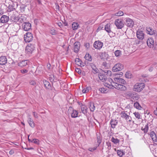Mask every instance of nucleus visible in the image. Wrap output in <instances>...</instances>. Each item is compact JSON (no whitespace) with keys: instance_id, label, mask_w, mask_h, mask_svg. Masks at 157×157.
I'll use <instances>...</instances> for the list:
<instances>
[{"instance_id":"49530a36","label":"nucleus","mask_w":157,"mask_h":157,"mask_svg":"<svg viewBox=\"0 0 157 157\" xmlns=\"http://www.w3.org/2000/svg\"><path fill=\"white\" fill-rule=\"evenodd\" d=\"M125 77L128 78H131L132 77V75L130 72H127L125 75Z\"/></svg>"},{"instance_id":"f03ea898","label":"nucleus","mask_w":157,"mask_h":157,"mask_svg":"<svg viewBox=\"0 0 157 157\" xmlns=\"http://www.w3.org/2000/svg\"><path fill=\"white\" fill-rule=\"evenodd\" d=\"M114 24L117 29H121L124 26V24L122 21L119 19H117L115 20Z\"/></svg>"},{"instance_id":"680f3d73","label":"nucleus","mask_w":157,"mask_h":157,"mask_svg":"<svg viewBox=\"0 0 157 157\" xmlns=\"http://www.w3.org/2000/svg\"><path fill=\"white\" fill-rule=\"evenodd\" d=\"M49 79L51 82H53L54 79V77L53 75H52L51 77H49Z\"/></svg>"},{"instance_id":"473e14b6","label":"nucleus","mask_w":157,"mask_h":157,"mask_svg":"<svg viewBox=\"0 0 157 157\" xmlns=\"http://www.w3.org/2000/svg\"><path fill=\"white\" fill-rule=\"evenodd\" d=\"M78 112L75 110L73 109L71 113V116L72 118H76L78 117Z\"/></svg>"},{"instance_id":"7ed1b4c3","label":"nucleus","mask_w":157,"mask_h":157,"mask_svg":"<svg viewBox=\"0 0 157 157\" xmlns=\"http://www.w3.org/2000/svg\"><path fill=\"white\" fill-rule=\"evenodd\" d=\"M35 48V46L34 44H29L26 47V52L28 54H31Z\"/></svg>"},{"instance_id":"9b49d317","label":"nucleus","mask_w":157,"mask_h":157,"mask_svg":"<svg viewBox=\"0 0 157 157\" xmlns=\"http://www.w3.org/2000/svg\"><path fill=\"white\" fill-rule=\"evenodd\" d=\"M120 114L122 118L125 119L126 120H129V121H131V120L129 119L130 118L131 119V117L129 115L126 113L125 111H122Z\"/></svg>"},{"instance_id":"39448f33","label":"nucleus","mask_w":157,"mask_h":157,"mask_svg":"<svg viewBox=\"0 0 157 157\" xmlns=\"http://www.w3.org/2000/svg\"><path fill=\"white\" fill-rule=\"evenodd\" d=\"M33 38L32 33L27 32L24 35V40L26 42H29L33 40Z\"/></svg>"},{"instance_id":"2f4dec72","label":"nucleus","mask_w":157,"mask_h":157,"mask_svg":"<svg viewBox=\"0 0 157 157\" xmlns=\"http://www.w3.org/2000/svg\"><path fill=\"white\" fill-rule=\"evenodd\" d=\"M26 20V18L23 15H21L20 17H19L18 22L21 23H24Z\"/></svg>"},{"instance_id":"423d86ee","label":"nucleus","mask_w":157,"mask_h":157,"mask_svg":"<svg viewBox=\"0 0 157 157\" xmlns=\"http://www.w3.org/2000/svg\"><path fill=\"white\" fill-rule=\"evenodd\" d=\"M125 24L128 27L132 28L134 25V22L129 17L125 18Z\"/></svg>"},{"instance_id":"0e129e2a","label":"nucleus","mask_w":157,"mask_h":157,"mask_svg":"<svg viewBox=\"0 0 157 157\" xmlns=\"http://www.w3.org/2000/svg\"><path fill=\"white\" fill-rule=\"evenodd\" d=\"M14 153V151L13 150H10L9 152V153L10 155H13Z\"/></svg>"},{"instance_id":"a18cd8bd","label":"nucleus","mask_w":157,"mask_h":157,"mask_svg":"<svg viewBox=\"0 0 157 157\" xmlns=\"http://www.w3.org/2000/svg\"><path fill=\"white\" fill-rule=\"evenodd\" d=\"M115 56L117 57H119L121 55V52L120 50H117L115 52Z\"/></svg>"},{"instance_id":"c85d7f7f","label":"nucleus","mask_w":157,"mask_h":157,"mask_svg":"<svg viewBox=\"0 0 157 157\" xmlns=\"http://www.w3.org/2000/svg\"><path fill=\"white\" fill-rule=\"evenodd\" d=\"M27 121L30 127L32 128L35 127V124L33 120L31 118H29Z\"/></svg>"},{"instance_id":"c03bdc74","label":"nucleus","mask_w":157,"mask_h":157,"mask_svg":"<svg viewBox=\"0 0 157 157\" xmlns=\"http://www.w3.org/2000/svg\"><path fill=\"white\" fill-rule=\"evenodd\" d=\"M111 141L113 143L115 144H118L120 141V140L117 138H115L114 137H112L111 139Z\"/></svg>"},{"instance_id":"a878e982","label":"nucleus","mask_w":157,"mask_h":157,"mask_svg":"<svg viewBox=\"0 0 157 157\" xmlns=\"http://www.w3.org/2000/svg\"><path fill=\"white\" fill-rule=\"evenodd\" d=\"M139 98V95L135 92L134 96H132L130 99L132 101H135L138 100Z\"/></svg>"},{"instance_id":"de8ad7c7","label":"nucleus","mask_w":157,"mask_h":157,"mask_svg":"<svg viewBox=\"0 0 157 157\" xmlns=\"http://www.w3.org/2000/svg\"><path fill=\"white\" fill-rule=\"evenodd\" d=\"M133 114L138 119L141 118V116L139 113L135 112L133 113Z\"/></svg>"},{"instance_id":"aec40b11","label":"nucleus","mask_w":157,"mask_h":157,"mask_svg":"<svg viewBox=\"0 0 157 157\" xmlns=\"http://www.w3.org/2000/svg\"><path fill=\"white\" fill-rule=\"evenodd\" d=\"M81 109L82 113L85 115L87 114L88 108L85 105H83L81 103Z\"/></svg>"},{"instance_id":"f704fd0d","label":"nucleus","mask_w":157,"mask_h":157,"mask_svg":"<svg viewBox=\"0 0 157 157\" xmlns=\"http://www.w3.org/2000/svg\"><path fill=\"white\" fill-rule=\"evenodd\" d=\"M90 105L89 108L91 112H93L95 109V106L94 105V103L92 102H90L89 103Z\"/></svg>"},{"instance_id":"bf43d9fd","label":"nucleus","mask_w":157,"mask_h":157,"mask_svg":"<svg viewBox=\"0 0 157 157\" xmlns=\"http://www.w3.org/2000/svg\"><path fill=\"white\" fill-rule=\"evenodd\" d=\"M33 116L35 118H37L38 117V114L37 113H36L35 112H33Z\"/></svg>"},{"instance_id":"2eb2a0df","label":"nucleus","mask_w":157,"mask_h":157,"mask_svg":"<svg viewBox=\"0 0 157 157\" xmlns=\"http://www.w3.org/2000/svg\"><path fill=\"white\" fill-rule=\"evenodd\" d=\"M7 59L6 56H2L0 57V64L2 65H4L7 62Z\"/></svg>"},{"instance_id":"ea45409f","label":"nucleus","mask_w":157,"mask_h":157,"mask_svg":"<svg viewBox=\"0 0 157 157\" xmlns=\"http://www.w3.org/2000/svg\"><path fill=\"white\" fill-rule=\"evenodd\" d=\"M99 90L101 92V93L104 94L107 93L108 91V89L107 88L104 87L100 88Z\"/></svg>"},{"instance_id":"69168bd1","label":"nucleus","mask_w":157,"mask_h":157,"mask_svg":"<svg viewBox=\"0 0 157 157\" xmlns=\"http://www.w3.org/2000/svg\"><path fill=\"white\" fill-rule=\"evenodd\" d=\"M153 67H152V66H151L149 67V69H148V70H149V71L151 72V71H153Z\"/></svg>"},{"instance_id":"412c9836","label":"nucleus","mask_w":157,"mask_h":157,"mask_svg":"<svg viewBox=\"0 0 157 157\" xmlns=\"http://www.w3.org/2000/svg\"><path fill=\"white\" fill-rule=\"evenodd\" d=\"M99 56L101 59L104 60L107 58L108 55L106 52H104L100 53Z\"/></svg>"},{"instance_id":"f8f14e48","label":"nucleus","mask_w":157,"mask_h":157,"mask_svg":"<svg viewBox=\"0 0 157 157\" xmlns=\"http://www.w3.org/2000/svg\"><path fill=\"white\" fill-rule=\"evenodd\" d=\"M18 16L12 14L10 17V21L13 23H17L18 22Z\"/></svg>"},{"instance_id":"58836bf2","label":"nucleus","mask_w":157,"mask_h":157,"mask_svg":"<svg viewBox=\"0 0 157 157\" xmlns=\"http://www.w3.org/2000/svg\"><path fill=\"white\" fill-rule=\"evenodd\" d=\"M84 57L86 59L89 61H91L92 59L91 56L88 53L86 54Z\"/></svg>"},{"instance_id":"603ef678","label":"nucleus","mask_w":157,"mask_h":157,"mask_svg":"<svg viewBox=\"0 0 157 157\" xmlns=\"http://www.w3.org/2000/svg\"><path fill=\"white\" fill-rule=\"evenodd\" d=\"M97 147V146L96 145V146L95 147H94L93 148H92V147L89 148L88 149V150L90 151L93 152L94 151L96 150L97 149V147Z\"/></svg>"},{"instance_id":"20e7f679","label":"nucleus","mask_w":157,"mask_h":157,"mask_svg":"<svg viewBox=\"0 0 157 157\" xmlns=\"http://www.w3.org/2000/svg\"><path fill=\"white\" fill-rule=\"evenodd\" d=\"M124 68V65L120 63L116 64L112 68V71L113 72H115L121 71Z\"/></svg>"},{"instance_id":"0eeeda50","label":"nucleus","mask_w":157,"mask_h":157,"mask_svg":"<svg viewBox=\"0 0 157 157\" xmlns=\"http://www.w3.org/2000/svg\"><path fill=\"white\" fill-rule=\"evenodd\" d=\"M23 29L26 31L29 30L31 28V25L29 22H25L22 24Z\"/></svg>"},{"instance_id":"cd10ccee","label":"nucleus","mask_w":157,"mask_h":157,"mask_svg":"<svg viewBox=\"0 0 157 157\" xmlns=\"http://www.w3.org/2000/svg\"><path fill=\"white\" fill-rule=\"evenodd\" d=\"M75 62L78 65L81 67L84 66L83 64L82 63V60L79 58L75 59Z\"/></svg>"},{"instance_id":"f3484780","label":"nucleus","mask_w":157,"mask_h":157,"mask_svg":"<svg viewBox=\"0 0 157 157\" xmlns=\"http://www.w3.org/2000/svg\"><path fill=\"white\" fill-rule=\"evenodd\" d=\"M43 82L45 88L49 90H52V87L51 84L48 81L46 80H44Z\"/></svg>"},{"instance_id":"09e8293b","label":"nucleus","mask_w":157,"mask_h":157,"mask_svg":"<svg viewBox=\"0 0 157 157\" xmlns=\"http://www.w3.org/2000/svg\"><path fill=\"white\" fill-rule=\"evenodd\" d=\"M114 81L113 82V84L115 85L116 83H119V82L120 80V78H114Z\"/></svg>"},{"instance_id":"e2e57ef3","label":"nucleus","mask_w":157,"mask_h":157,"mask_svg":"<svg viewBox=\"0 0 157 157\" xmlns=\"http://www.w3.org/2000/svg\"><path fill=\"white\" fill-rule=\"evenodd\" d=\"M51 65L50 63H48L47 64V67L49 69H50L51 68Z\"/></svg>"},{"instance_id":"3c124183","label":"nucleus","mask_w":157,"mask_h":157,"mask_svg":"<svg viewBox=\"0 0 157 157\" xmlns=\"http://www.w3.org/2000/svg\"><path fill=\"white\" fill-rule=\"evenodd\" d=\"M148 129V124H147L145 125V128L143 129V130L144 131V133H147Z\"/></svg>"},{"instance_id":"13d9d810","label":"nucleus","mask_w":157,"mask_h":157,"mask_svg":"<svg viewBox=\"0 0 157 157\" xmlns=\"http://www.w3.org/2000/svg\"><path fill=\"white\" fill-rule=\"evenodd\" d=\"M29 83L31 85H33V86H35L36 84L35 81L34 80H31L30 82Z\"/></svg>"},{"instance_id":"4d7b16f0","label":"nucleus","mask_w":157,"mask_h":157,"mask_svg":"<svg viewBox=\"0 0 157 157\" xmlns=\"http://www.w3.org/2000/svg\"><path fill=\"white\" fill-rule=\"evenodd\" d=\"M21 72L23 74H25L28 72V70L26 69H23L21 70Z\"/></svg>"},{"instance_id":"4be33fe9","label":"nucleus","mask_w":157,"mask_h":157,"mask_svg":"<svg viewBox=\"0 0 157 157\" xmlns=\"http://www.w3.org/2000/svg\"><path fill=\"white\" fill-rule=\"evenodd\" d=\"M150 135L153 141L157 142V136L154 132L153 131L151 132L150 133Z\"/></svg>"},{"instance_id":"4468645a","label":"nucleus","mask_w":157,"mask_h":157,"mask_svg":"<svg viewBox=\"0 0 157 157\" xmlns=\"http://www.w3.org/2000/svg\"><path fill=\"white\" fill-rule=\"evenodd\" d=\"M118 122V121L116 119H112L110 122V124L111 125V127L113 128H115L116 126L117 125Z\"/></svg>"},{"instance_id":"7c9ffc66","label":"nucleus","mask_w":157,"mask_h":157,"mask_svg":"<svg viewBox=\"0 0 157 157\" xmlns=\"http://www.w3.org/2000/svg\"><path fill=\"white\" fill-rule=\"evenodd\" d=\"M104 86L110 89H113L114 88V85H113L111 83H109L108 82H106L104 83Z\"/></svg>"},{"instance_id":"5fc2aeb1","label":"nucleus","mask_w":157,"mask_h":157,"mask_svg":"<svg viewBox=\"0 0 157 157\" xmlns=\"http://www.w3.org/2000/svg\"><path fill=\"white\" fill-rule=\"evenodd\" d=\"M75 71L77 72L79 75H81L82 73V71L79 68H76Z\"/></svg>"},{"instance_id":"393cba45","label":"nucleus","mask_w":157,"mask_h":157,"mask_svg":"<svg viewBox=\"0 0 157 157\" xmlns=\"http://www.w3.org/2000/svg\"><path fill=\"white\" fill-rule=\"evenodd\" d=\"M135 93V92H133L128 91L125 93L124 94L127 97H128L130 99L132 97V96H134Z\"/></svg>"},{"instance_id":"b1692460","label":"nucleus","mask_w":157,"mask_h":157,"mask_svg":"<svg viewBox=\"0 0 157 157\" xmlns=\"http://www.w3.org/2000/svg\"><path fill=\"white\" fill-rule=\"evenodd\" d=\"M146 30L147 33L150 35H152L155 33L154 30L150 27H146Z\"/></svg>"},{"instance_id":"9d476101","label":"nucleus","mask_w":157,"mask_h":157,"mask_svg":"<svg viewBox=\"0 0 157 157\" xmlns=\"http://www.w3.org/2000/svg\"><path fill=\"white\" fill-rule=\"evenodd\" d=\"M136 36L138 39L142 40L144 37V34L143 31L138 29L136 32Z\"/></svg>"},{"instance_id":"4c0bfd02","label":"nucleus","mask_w":157,"mask_h":157,"mask_svg":"<svg viewBox=\"0 0 157 157\" xmlns=\"http://www.w3.org/2000/svg\"><path fill=\"white\" fill-rule=\"evenodd\" d=\"M8 11L9 12H11L15 10L14 4H13L12 5H9L8 7Z\"/></svg>"},{"instance_id":"1a4fd4ad","label":"nucleus","mask_w":157,"mask_h":157,"mask_svg":"<svg viewBox=\"0 0 157 157\" xmlns=\"http://www.w3.org/2000/svg\"><path fill=\"white\" fill-rule=\"evenodd\" d=\"M114 88L121 91H125L127 89L125 86L120 83H116L114 85Z\"/></svg>"},{"instance_id":"37998d69","label":"nucleus","mask_w":157,"mask_h":157,"mask_svg":"<svg viewBox=\"0 0 157 157\" xmlns=\"http://www.w3.org/2000/svg\"><path fill=\"white\" fill-rule=\"evenodd\" d=\"M134 106L139 109H140L142 108L140 104L137 101L134 103Z\"/></svg>"},{"instance_id":"ddd939ff","label":"nucleus","mask_w":157,"mask_h":157,"mask_svg":"<svg viewBox=\"0 0 157 157\" xmlns=\"http://www.w3.org/2000/svg\"><path fill=\"white\" fill-rule=\"evenodd\" d=\"M80 44L79 42H76L74 44V52L78 53L79 51Z\"/></svg>"},{"instance_id":"72a5a7b5","label":"nucleus","mask_w":157,"mask_h":157,"mask_svg":"<svg viewBox=\"0 0 157 157\" xmlns=\"http://www.w3.org/2000/svg\"><path fill=\"white\" fill-rule=\"evenodd\" d=\"M29 142L33 143L37 145H39L40 144V141L39 140L37 139H33L32 140L31 139H29Z\"/></svg>"},{"instance_id":"6e6d98bb","label":"nucleus","mask_w":157,"mask_h":157,"mask_svg":"<svg viewBox=\"0 0 157 157\" xmlns=\"http://www.w3.org/2000/svg\"><path fill=\"white\" fill-rule=\"evenodd\" d=\"M106 81L107 82H108L109 83H111L114 85V84H113V80L111 78H109Z\"/></svg>"},{"instance_id":"79ce46f5","label":"nucleus","mask_w":157,"mask_h":157,"mask_svg":"<svg viewBox=\"0 0 157 157\" xmlns=\"http://www.w3.org/2000/svg\"><path fill=\"white\" fill-rule=\"evenodd\" d=\"M91 89V88L90 86H87L86 88H83L82 90V92L83 93H87Z\"/></svg>"},{"instance_id":"864d4df0","label":"nucleus","mask_w":157,"mask_h":157,"mask_svg":"<svg viewBox=\"0 0 157 157\" xmlns=\"http://www.w3.org/2000/svg\"><path fill=\"white\" fill-rule=\"evenodd\" d=\"M119 83L122 84L123 85H124L126 84V82L122 78H120V80L119 82Z\"/></svg>"},{"instance_id":"f257e3e1","label":"nucleus","mask_w":157,"mask_h":157,"mask_svg":"<svg viewBox=\"0 0 157 157\" xmlns=\"http://www.w3.org/2000/svg\"><path fill=\"white\" fill-rule=\"evenodd\" d=\"M145 85L144 83L142 82L137 83L134 86L133 90L137 92L141 91L144 88Z\"/></svg>"},{"instance_id":"a211bd4d","label":"nucleus","mask_w":157,"mask_h":157,"mask_svg":"<svg viewBox=\"0 0 157 157\" xmlns=\"http://www.w3.org/2000/svg\"><path fill=\"white\" fill-rule=\"evenodd\" d=\"M90 66L92 69V72L94 74H96L98 73L99 70L97 68L95 65L94 63H91L90 64Z\"/></svg>"},{"instance_id":"6e6552de","label":"nucleus","mask_w":157,"mask_h":157,"mask_svg":"<svg viewBox=\"0 0 157 157\" xmlns=\"http://www.w3.org/2000/svg\"><path fill=\"white\" fill-rule=\"evenodd\" d=\"M103 46V43L99 40L95 41L94 43V47L96 49H100Z\"/></svg>"},{"instance_id":"8fccbe9b","label":"nucleus","mask_w":157,"mask_h":157,"mask_svg":"<svg viewBox=\"0 0 157 157\" xmlns=\"http://www.w3.org/2000/svg\"><path fill=\"white\" fill-rule=\"evenodd\" d=\"M50 33L52 35H55L56 34V30L53 29H52L50 31Z\"/></svg>"},{"instance_id":"6ab92c4d","label":"nucleus","mask_w":157,"mask_h":157,"mask_svg":"<svg viewBox=\"0 0 157 157\" xmlns=\"http://www.w3.org/2000/svg\"><path fill=\"white\" fill-rule=\"evenodd\" d=\"M28 61L27 60H23L19 62L18 63V65L20 67H23L26 66L28 64Z\"/></svg>"},{"instance_id":"e433bc0d","label":"nucleus","mask_w":157,"mask_h":157,"mask_svg":"<svg viewBox=\"0 0 157 157\" xmlns=\"http://www.w3.org/2000/svg\"><path fill=\"white\" fill-rule=\"evenodd\" d=\"M117 155L120 157H121L125 154V152L123 150H117Z\"/></svg>"},{"instance_id":"5701e85b","label":"nucleus","mask_w":157,"mask_h":157,"mask_svg":"<svg viewBox=\"0 0 157 157\" xmlns=\"http://www.w3.org/2000/svg\"><path fill=\"white\" fill-rule=\"evenodd\" d=\"M147 44L148 46L151 48L153 46L154 40L152 38H150L147 40Z\"/></svg>"},{"instance_id":"a19ab883","label":"nucleus","mask_w":157,"mask_h":157,"mask_svg":"<svg viewBox=\"0 0 157 157\" xmlns=\"http://www.w3.org/2000/svg\"><path fill=\"white\" fill-rule=\"evenodd\" d=\"M79 26L78 24L77 23L74 22L72 25V28L74 30H76Z\"/></svg>"},{"instance_id":"dca6fc26","label":"nucleus","mask_w":157,"mask_h":157,"mask_svg":"<svg viewBox=\"0 0 157 157\" xmlns=\"http://www.w3.org/2000/svg\"><path fill=\"white\" fill-rule=\"evenodd\" d=\"M9 18L8 16L3 15H2L0 19V22L1 23H5L7 22L9 20Z\"/></svg>"},{"instance_id":"052dcab7","label":"nucleus","mask_w":157,"mask_h":157,"mask_svg":"<svg viewBox=\"0 0 157 157\" xmlns=\"http://www.w3.org/2000/svg\"><path fill=\"white\" fill-rule=\"evenodd\" d=\"M84 45L85 46L87 49L90 48V44L88 43H85Z\"/></svg>"},{"instance_id":"bb28decb","label":"nucleus","mask_w":157,"mask_h":157,"mask_svg":"<svg viewBox=\"0 0 157 157\" xmlns=\"http://www.w3.org/2000/svg\"><path fill=\"white\" fill-rule=\"evenodd\" d=\"M96 137L97 142L98 144L97 145H96L97 146V147H98L100 144H101V135L96 134Z\"/></svg>"},{"instance_id":"774afa93","label":"nucleus","mask_w":157,"mask_h":157,"mask_svg":"<svg viewBox=\"0 0 157 157\" xmlns=\"http://www.w3.org/2000/svg\"><path fill=\"white\" fill-rule=\"evenodd\" d=\"M103 28V27H101V26L99 27L98 29H97V31H98L102 29V28Z\"/></svg>"},{"instance_id":"c756f323","label":"nucleus","mask_w":157,"mask_h":157,"mask_svg":"<svg viewBox=\"0 0 157 157\" xmlns=\"http://www.w3.org/2000/svg\"><path fill=\"white\" fill-rule=\"evenodd\" d=\"M105 29L108 33L111 32L110 29V24L109 23H107L105 25Z\"/></svg>"},{"instance_id":"338daca9","label":"nucleus","mask_w":157,"mask_h":157,"mask_svg":"<svg viewBox=\"0 0 157 157\" xmlns=\"http://www.w3.org/2000/svg\"><path fill=\"white\" fill-rule=\"evenodd\" d=\"M104 72L106 74V75H107L109 73L110 74L111 72L110 71H109V70H105V71H104Z\"/></svg>"},{"instance_id":"c9c22d12","label":"nucleus","mask_w":157,"mask_h":157,"mask_svg":"<svg viewBox=\"0 0 157 157\" xmlns=\"http://www.w3.org/2000/svg\"><path fill=\"white\" fill-rule=\"evenodd\" d=\"M124 15V13L121 10H120L116 13L112 14V16L113 17L117 16H121Z\"/></svg>"}]
</instances>
